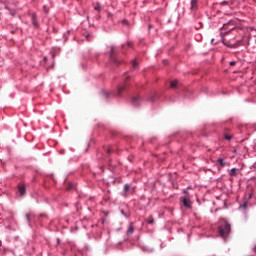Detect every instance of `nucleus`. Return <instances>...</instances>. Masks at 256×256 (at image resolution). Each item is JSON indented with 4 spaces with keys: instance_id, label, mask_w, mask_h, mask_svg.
<instances>
[{
    "instance_id": "19",
    "label": "nucleus",
    "mask_w": 256,
    "mask_h": 256,
    "mask_svg": "<svg viewBox=\"0 0 256 256\" xmlns=\"http://www.w3.org/2000/svg\"><path fill=\"white\" fill-rule=\"evenodd\" d=\"M224 139H226L227 141H231V139H233V136H231L230 134H225Z\"/></svg>"
},
{
    "instance_id": "22",
    "label": "nucleus",
    "mask_w": 256,
    "mask_h": 256,
    "mask_svg": "<svg viewBox=\"0 0 256 256\" xmlns=\"http://www.w3.org/2000/svg\"><path fill=\"white\" fill-rule=\"evenodd\" d=\"M104 95H105L106 99H109V97H111V95H115V94L113 92H111V93L105 92Z\"/></svg>"
},
{
    "instance_id": "7",
    "label": "nucleus",
    "mask_w": 256,
    "mask_h": 256,
    "mask_svg": "<svg viewBox=\"0 0 256 256\" xmlns=\"http://www.w3.org/2000/svg\"><path fill=\"white\" fill-rule=\"evenodd\" d=\"M123 91H127V82L118 86L117 97H121Z\"/></svg>"
},
{
    "instance_id": "27",
    "label": "nucleus",
    "mask_w": 256,
    "mask_h": 256,
    "mask_svg": "<svg viewBox=\"0 0 256 256\" xmlns=\"http://www.w3.org/2000/svg\"><path fill=\"white\" fill-rule=\"evenodd\" d=\"M44 12L49 13V8L47 6H44Z\"/></svg>"
},
{
    "instance_id": "24",
    "label": "nucleus",
    "mask_w": 256,
    "mask_h": 256,
    "mask_svg": "<svg viewBox=\"0 0 256 256\" xmlns=\"http://www.w3.org/2000/svg\"><path fill=\"white\" fill-rule=\"evenodd\" d=\"M153 223H155V220H154L153 218H150V219L148 220V224H149V225H153Z\"/></svg>"
},
{
    "instance_id": "1",
    "label": "nucleus",
    "mask_w": 256,
    "mask_h": 256,
    "mask_svg": "<svg viewBox=\"0 0 256 256\" xmlns=\"http://www.w3.org/2000/svg\"><path fill=\"white\" fill-rule=\"evenodd\" d=\"M218 233L224 241H227V237L231 234V224L227 220L221 218L218 224Z\"/></svg>"
},
{
    "instance_id": "3",
    "label": "nucleus",
    "mask_w": 256,
    "mask_h": 256,
    "mask_svg": "<svg viewBox=\"0 0 256 256\" xmlns=\"http://www.w3.org/2000/svg\"><path fill=\"white\" fill-rule=\"evenodd\" d=\"M133 193H135V187L131 186L129 184H125L121 195H122V197L127 198V197H129V195H133Z\"/></svg>"
},
{
    "instance_id": "31",
    "label": "nucleus",
    "mask_w": 256,
    "mask_h": 256,
    "mask_svg": "<svg viewBox=\"0 0 256 256\" xmlns=\"http://www.w3.org/2000/svg\"><path fill=\"white\" fill-rule=\"evenodd\" d=\"M127 46H128V47H133V44H132L131 42H128V43H127Z\"/></svg>"
},
{
    "instance_id": "23",
    "label": "nucleus",
    "mask_w": 256,
    "mask_h": 256,
    "mask_svg": "<svg viewBox=\"0 0 256 256\" xmlns=\"http://www.w3.org/2000/svg\"><path fill=\"white\" fill-rule=\"evenodd\" d=\"M240 209H247V202H244L242 205H240Z\"/></svg>"
},
{
    "instance_id": "38",
    "label": "nucleus",
    "mask_w": 256,
    "mask_h": 256,
    "mask_svg": "<svg viewBox=\"0 0 256 256\" xmlns=\"http://www.w3.org/2000/svg\"><path fill=\"white\" fill-rule=\"evenodd\" d=\"M124 23H127V21H126V20H124Z\"/></svg>"
},
{
    "instance_id": "39",
    "label": "nucleus",
    "mask_w": 256,
    "mask_h": 256,
    "mask_svg": "<svg viewBox=\"0 0 256 256\" xmlns=\"http://www.w3.org/2000/svg\"><path fill=\"white\" fill-rule=\"evenodd\" d=\"M150 101H153V98H151Z\"/></svg>"
},
{
    "instance_id": "33",
    "label": "nucleus",
    "mask_w": 256,
    "mask_h": 256,
    "mask_svg": "<svg viewBox=\"0 0 256 256\" xmlns=\"http://www.w3.org/2000/svg\"><path fill=\"white\" fill-rule=\"evenodd\" d=\"M249 29H250V31H256L255 27H250Z\"/></svg>"
},
{
    "instance_id": "13",
    "label": "nucleus",
    "mask_w": 256,
    "mask_h": 256,
    "mask_svg": "<svg viewBox=\"0 0 256 256\" xmlns=\"http://www.w3.org/2000/svg\"><path fill=\"white\" fill-rule=\"evenodd\" d=\"M239 172V169H237V168H232L231 170H230V172H229V175H230V177H235V176H237V173Z\"/></svg>"
},
{
    "instance_id": "11",
    "label": "nucleus",
    "mask_w": 256,
    "mask_h": 256,
    "mask_svg": "<svg viewBox=\"0 0 256 256\" xmlns=\"http://www.w3.org/2000/svg\"><path fill=\"white\" fill-rule=\"evenodd\" d=\"M18 194L20 195V197H23V195H25V185H18Z\"/></svg>"
},
{
    "instance_id": "29",
    "label": "nucleus",
    "mask_w": 256,
    "mask_h": 256,
    "mask_svg": "<svg viewBox=\"0 0 256 256\" xmlns=\"http://www.w3.org/2000/svg\"><path fill=\"white\" fill-rule=\"evenodd\" d=\"M39 217L45 218V217H47V215H46L45 213H41V214L39 215Z\"/></svg>"
},
{
    "instance_id": "25",
    "label": "nucleus",
    "mask_w": 256,
    "mask_h": 256,
    "mask_svg": "<svg viewBox=\"0 0 256 256\" xmlns=\"http://www.w3.org/2000/svg\"><path fill=\"white\" fill-rule=\"evenodd\" d=\"M106 153H107V155H111V153H113V150H112L111 148H108V149L106 150Z\"/></svg>"
},
{
    "instance_id": "9",
    "label": "nucleus",
    "mask_w": 256,
    "mask_h": 256,
    "mask_svg": "<svg viewBox=\"0 0 256 256\" xmlns=\"http://www.w3.org/2000/svg\"><path fill=\"white\" fill-rule=\"evenodd\" d=\"M216 165L220 168L223 169V167H226L227 162L223 158H218L216 161Z\"/></svg>"
},
{
    "instance_id": "15",
    "label": "nucleus",
    "mask_w": 256,
    "mask_h": 256,
    "mask_svg": "<svg viewBox=\"0 0 256 256\" xmlns=\"http://www.w3.org/2000/svg\"><path fill=\"white\" fill-rule=\"evenodd\" d=\"M235 23H237L236 20H230V21L228 22V24H226V25L223 26V28H224V29H227V27H229L230 25H233V26H234Z\"/></svg>"
},
{
    "instance_id": "4",
    "label": "nucleus",
    "mask_w": 256,
    "mask_h": 256,
    "mask_svg": "<svg viewBox=\"0 0 256 256\" xmlns=\"http://www.w3.org/2000/svg\"><path fill=\"white\" fill-rule=\"evenodd\" d=\"M110 61L111 63H114V65H119L120 61L117 58V56L115 55V48H111V52H110Z\"/></svg>"
},
{
    "instance_id": "5",
    "label": "nucleus",
    "mask_w": 256,
    "mask_h": 256,
    "mask_svg": "<svg viewBox=\"0 0 256 256\" xmlns=\"http://www.w3.org/2000/svg\"><path fill=\"white\" fill-rule=\"evenodd\" d=\"M141 101H143V98H141V96H139V95H136V96L132 97L131 104L134 107H139Z\"/></svg>"
},
{
    "instance_id": "14",
    "label": "nucleus",
    "mask_w": 256,
    "mask_h": 256,
    "mask_svg": "<svg viewBox=\"0 0 256 256\" xmlns=\"http://www.w3.org/2000/svg\"><path fill=\"white\" fill-rule=\"evenodd\" d=\"M191 10L192 11H197V0H192L191 1Z\"/></svg>"
},
{
    "instance_id": "30",
    "label": "nucleus",
    "mask_w": 256,
    "mask_h": 256,
    "mask_svg": "<svg viewBox=\"0 0 256 256\" xmlns=\"http://www.w3.org/2000/svg\"><path fill=\"white\" fill-rule=\"evenodd\" d=\"M221 5H229V2L223 1V2H221Z\"/></svg>"
},
{
    "instance_id": "16",
    "label": "nucleus",
    "mask_w": 256,
    "mask_h": 256,
    "mask_svg": "<svg viewBox=\"0 0 256 256\" xmlns=\"http://www.w3.org/2000/svg\"><path fill=\"white\" fill-rule=\"evenodd\" d=\"M33 27L35 29H39V22H37V18H35V16L33 18Z\"/></svg>"
},
{
    "instance_id": "35",
    "label": "nucleus",
    "mask_w": 256,
    "mask_h": 256,
    "mask_svg": "<svg viewBox=\"0 0 256 256\" xmlns=\"http://www.w3.org/2000/svg\"><path fill=\"white\" fill-rule=\"evenodd\" d=\"M86 39L89 40V36H86Z\"/></svg>"
},
{
    "instance_id": "17",
    "label": "nucleus",
    "mask_w": 256,
    "mask_h": 256,
    "mask_svg": "<svg viewBox=\"0 0 256 256\" xmlns=\"http://www.w3.org/2000/svg\"><path fill=\"white\" fill-rule=\"evenodd\" d=\"M68 191H73V189H75V184L73 183H69L67 186Z\"/></svg>"
},
{
    "instance_id": "37",
    "label": "nucleus",
    "mask_w": 256,
    "mask_h": 256,
    "mask_svg": "<svg viewBox=\"0 0 256 256\" xmlns=\"http://www.w3.org/2000/svg\"><path fill=\"white\" fill-rule=\"evenodd\" d=\"M124 23H127V21H126V20H124Z\"/></svg>"
},
{
    "instance_id": "12",
    "label": "nucleus",
    "mask_w": 256,
    "mask_h": 256,
    "mask_svg": "<svg viewBox=\"0 0 256 256\" xmlns=\"http://www.w3.org/2000/svg\"><path fill=\"white\" fill-rule=\"evenodd\" d=\"M180 86L181 84H179V81L177 80L172 81L170 84L171 89H179Z\"/></svg>"
},
{
    "instance_id": "18",
    "label": "nucleus",
    "mask_w": 256,
    "mask_h": 256,
    "mask_svg": "<svg viewBox=\"0 0 256 256\" xmlns=\"http://www.w3.org/2000/svg\"><path fill=\"white\" fill-rule=\"evenodd\" d=\"M94 9H95V11H98V13H99V11H101V5L99 3H96L94 5Z\"/></svg>"
},
{
    "instance_id": "28",
    "label": "nucleus",
    "mask_w": 256,
    "mask_h": 256,
    "mask_svg": "<svg viewBox=\"0 0 256 256\" xmlns=\"http://www.w3.org/2000/svg\"><path fill=\"white\" fill-rule=\"evenodd\" d=\"M26 219L29 221L31 219V214H26Z\"/></svg>"
},
{
    "instance_id": "20",
    "label": "nucleus",
    "mask_w": 256,
    "mask_h": 256,
    "mask_svg": "<svg viewBox=\"0 0 256 256\" xmlns=\"http://www.w3.org/2000/svg\"><path fill=\"white\" fill-rule=\"evenodd\" d=\"M120 212H121V215H123L124 217H126V218H129V217H130V214H129V213H127V212H125V211H123V210H120Z\"/></svg>"
},
{
    "instance_id": "40",
    "label": "nucleus",
    "mask_w": 256,
    "mask_h": 256,
    "mask_svg": "<svg viewBox=\"0 0 256 256\" xmlns=\"http://www.w3.org/2000/svg\"><path fill=\"white\" fill-rule=\"evenodd\" d=\"M63 1H67V0H63Z\"/></svg>"
},
{
    "instance_id": "10",
    "label": "nucleus",
    "mask_w": 256,
    "mask_h": 256,
    "mask_svg": "<svg viewBox=\"0 0 256 256\" xmlns=\"http://www.w3.org/2000/svg\"><path fill=\"white\" fill-rule=\"evenodd\" d=\"M133 233H135V227L133 226V222H131L129 224V227H128L127 231H126V235H127V237H131V235Z\"/></svg>"
},
{
    "instance_id": "34",
    "label": "nucleus",
    "mask_w": 256,
    "mask_h": 256,
    "mask_svg": "<svg viewBox=\"0 0 256 256\" xmlns=\"http://www.w3.org/2000/svg\"><path fill=\"white\" fill-rule=\"evenodd\" d=\"M148 29H153V25L150 24V25L148 26Z\"/></svg>"
},
{
    "instance_id": "32",
    "label": "nucleus",
    "mask_w": 256,
    "mask_h": 256,
    "mask_svg": "<svg viewBox=\"0 0 256 256\" xmlns=\"http://www.w3.org/2000/svg\"><path fill=\"white\" fill-rule=\"evenodd\" d=\"M233 29H235V26L230 27L229 31H233Z\"/></svg>"
},
{
    "instance_id": "26",
    "label": "nucleus",
    "mask_w": 256,
    "mask_h": 256,
    "mask_svg": "<svg viewBox=\"0 0 256 256\" xmlns=\"http://www.w3.org/2000/svg\"><path fill=\"white\" fill-rule=\"evenodd\" d=\"M235 65H237V62H236V61H231V62H230V66H231V67H235Z\"/></svg>"
},
{
    "instance_id": "36",
    "label": "nucleus",
    "mask_w": 256,
    "mask_h": 256,
    "mask_svg": "<svg viewBox=\"0 0 256 256\" xmlns=\"http://www.w3.org/2000/svg\"><path fill=\"white\" fill-rule=\"evenodd\" d=\"M211 41H212V43H213V42L215 41V39H212Z\"/></svg>"
},
{
    "instance_id": "6",
    "label": "nucleus",
    "mask_w": 256,
    "mask_h": 256,
    "mask_svg": "<svg viewBox=\"0 0 256 256\" xmlns=\"http://www.w3.org/2000/svg\"><path fill=\"white\" fill-rule=\"evenodd\" d=\"M180 201H182L184 207L186 209H191V199H189V197L185 196L180 198Z\"/></svg>"
},
{
    "instance_id": "21",
    "label": "nucleus",
    "mask_w": 256,
    "mask_h": 256,
    "mask_svg": "<svg viewBox=\"0 0 256 256\" xmlns=\"http://www.w3.org/2000/svg\"><path fill=\"white\" fill-rule=\"evenodd\" d=\"M132 67L133 69H137V67H139V64L137 63V61H132Z\"/></svg>"
},
{
    "instance_id": "8",
    "label": "nucleus",
    "mask_w": 256,
    "mask_h": 256,
    "mask_svg": "<svg viewBox=\"0 0 256 256\" xmlns=\"http://www.w3.org/2000/svg\"><path fill=\"white\" fill-rule=\"evenodd\" d=\"M226 47H230L231 49H237V47H240V45H243V40H238L236 43H224Z\"/></svg>"
},
{
    "instance_id": "2",
    "label": "nucleus",
    "mask_w": 256,
    "mask_h": 256,
    "mask_svg": "<svg viewBox=\"0 0 256 256\" xmlns=\"http://www.w3.org/2000/svg\"><path fill=\"white\" fill-rule=\"evenodd\" d=\"M41 67H45V69H53L55 67V54H52L51 58L44 57L43 60L40 61Z\"/></svg>"
}]
</instances>
